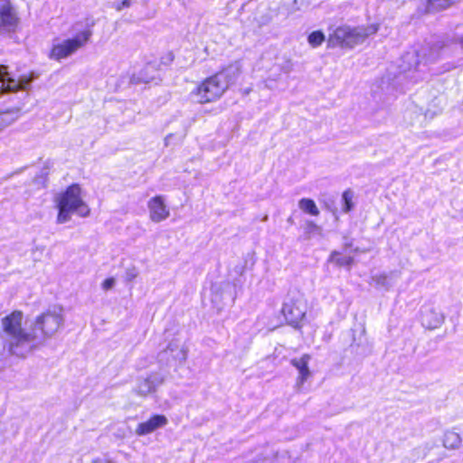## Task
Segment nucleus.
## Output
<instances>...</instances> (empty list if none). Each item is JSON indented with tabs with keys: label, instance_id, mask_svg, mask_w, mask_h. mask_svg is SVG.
Wrapping results in <instances>:
<instances>
[{
	"label": "nucleus",
	"instance_id": "obj_2",
	"mask_svg": "<svg viewBox=\"0 0 463 463\" xmlns=\"http://www.w3.org/2000/svg\"><path fill=\"white\" fill-rule=\"evenodd\" d=\"M24 315L15 310L4 317L1 320L3 331L7 335L6 348L9 353L24 357L33 349V336L23 327Z\"/></svg>",
	"mask_w": 463,
	"mask_h": 463
},
{
	"label": "nucleus",
	"instance_id": "obj_1",
	"mask_svg": "<svg viewBox=\"0 0 463 463\" xmlns=\"http://www.w3.org/2000/svg\"><path fill=\"white\" fill-rule=\"evenodd\" d=\"M241 74L238 63L231 64L224 70L206 78L191 93L193 99L201 104L219 99L236 82Z\"/></svg>",
	"mask_w": 463,
	"mask_h": 463
},
{
	"label": "nucleus",
	"instance_id": "obj_16",
	"mask_svg": "<svg viewBox=\"0 0 463 463\" xmlns=\"http://www.w3.org/2000/svg\"><path fill=\"white\" fill-rule=\"evenodd\" d=\"M298 207L301 211L306 213H308L312 216H317L319 214V210L316 204V203L309 198H302L298 201Z\"/></svg>",
	"mask_w": 463,
	"mask_h": 463
},
{
	"label": "nucleus",
	"instance_id": "obj_11",
	"mask_svg": "<svg viewBox=\"0 0 463 463\" xmlns=\"http://www.w3.org/2000/svg\"><path fill=\"white\" fill-rule=\"evenodd\" d=\"M310 355L304 354L300 358H294L291 360V364L298 371V376L296 381V388L299 392L304 383L311 376V372L308 368Z\"/></svg>",
	"mask_w": 463,
	"mask_h": 463
},
{
	"label": "nucleus",
	"instance_id": "obj_21",
	"mask_svg": "<svg viewBox=\"0 0 463 463\" xmlns=\"http://www.w3.org/2000/svg\"><path fill=\"white\" fill-rule=\"evenodd\" d=\"M325 41V35L320 31L313 32L308 36V43L313 47H317Z\"/></svg>",
	"mask_w": 463,
	"mask_h": 463
},
{
	"label": "nucleus",
	"instance_id": "obj_18",
	"mask_svg": "<svg viewBox=\"0 0 463 463\" xmlns=\"http://www.w3.org/2000/svg\"><path fill=\"white\" fill-rule=\"evenodd\" d=\"M444 47L443 43H437L430 48L429 53H423V56L428 61H434L440 56L441 50Z\"/></svg>",
	"mask_w": 463,
	"mask_h": 463
},
{
	"label": "nucleus",
	"instance_id": "obj_5",
	"mask_svg": "<svg viewBox=\"0 0 463 463\" xmlns=\"http://www.w3.org/2000/svg\"><path fill=\"white\" fill-rule=\"evenodd\" d=\"M75 35L60 43V59L68 58L83 48L92 36V30L88 25L75 24Z\"/></svg>",
	"mask_w": 463,
	"mask_h": 463
},
{
	"label": "nucleus",
	"instance_id": "obj_24",
	"mask_svg": "<svg viewBox=\"0 0 463 463\" xmlns=\"http://www.w3.org/2000/svg\"><path fill=\"white\" fill-rule=\"evenodd\" d=\"M115 285H116V279L114 278H109V279H106L102 282L101 288L104 290H109V289L113 288Z\"/></svg>",
	"mask_w": 463,
	"mask_h": 463
},
{
	"label": "nucleus",
	"instance_id": "obj_17",
	"mask_svg": "<svg viewBox=\"0 0 463 463\" xmlns=\"http://www.w3.org/2000/svg\"><path fill=\"white\" fill-rule=\"evenodd\" d=\"M392 274L386 275V274H377L372 277V281L374 283L375 287L384 288L386 290L390 289L393 283H392Z\"/></svg>",
	"mask_w": 463,
	"mask_h": 463
},
{
	"label": "nucleus",
	"instance_id": "obj_4",
	"mask_svg": "<svg viewBox=\"0 0 463 463\" xmlns=\"http://www.w3.org/2000/svg\"><path fill=\"white\" fill-rule=\"evenodd\" d=\"M377 31L378 25L375 24L354 28L340 26L335 30L331 41H335L342 47L354 48L363 43L368 36L374 34Z\"/></svg>",
	"mask_w": 463,
	"mask_h": 463
},
{
	"label": "nucleus",
	"instance_id": "obj_29",
	"mask_svg": "<svg viewBox=\"0 0 463 463\" xmlns=\"http://www.w3.org/2000/svg\"><path fill=\"white\" fill-rule=\"evenodd\" d=\"M458 41H459V43L463 45V37H460V38L458 39Z\"/></svg>",
	"mask_w": 463,
	"mask_h": 463
},
{
	"label": "nucleus",
	"instance_id": "obj_12",
	"mask_svg": "<svg viewBox=\"0 0 463 463\" xmlns=\"http://www.w3.org/2000/svg\"><path fill=\"white\" fill-rule=\"evenodd\" d=\"M18 19L12 7L0 9V33H7L15 30Z\"/></svg>",
	"mask_w": 463,
	"mask_h": 463
},
{
	"label": "nucleus",
	"instance_id": "obj_8",
	"mask_svg": "<svg viewBox=\"0 0 463 463\" xmlns=\"http://www.w3.org/2000/svg\"><path fill=\"white\" fill-rule=\"evenodd\" d=\"M282 312L287 321L297 326L305 317V308L299 301H289L283 305Z\"/></svg>",
	"mask_w": 463,
	"mask_h": 463
},
{
	"label": "nucleus",
	"instance_id": "obj_23",
	"mask_svg": "<svg viewBox=\"0 0 463 463\" xmlns=\"http://www.w3.org/2000/svg\"><path fill=\"white\" fill-rule=\"evenodd\" d=\"M138 274V269L136 267L128 268L125 272V279L128 282L133 281Z\"/></svg>",
	"mask_w": 463,
	"mask_h": 463
},
{
	"label": "nucleus",
	"instance_id": "obj_10",
	"mask_svg": "<svg viewBox=\"0 0 463 463\" xmlns=\"http://www.w3.org/2000/svg\"><path fill=\"white\" fill-rule=\"evenodd\" d=\"M168 423V420L164 415H154L146 421L139 423L135 430L137 436H145L152 433L156 430L165 427Z\"/></svg>",
	"mask_w": 463,
	"mask_h": 463
},
{
	"label": "nucleus",
	"instance_id": "obj_28",
	"mask_svg": "<svg viewBox=\"0 0 463 463\" xmlns=\"http://www.w3.org/2000/svg\"><path fill=\"white\" fill-rule=\"evenodd\" d=\"M46 318H47V317H45V316H42V317H39L37 318V321H38V323H43V321L44 319H46Z\"/></svg>",
	"mask_w": 463,
	"mask_h": 463
},
{
	"label": "nucleus",
	"instance_id": "obj_15",
	"mask_svg": "<svg viewBox=\"0 0 463 463\" xmlns=\"http://www.w3.org/2000/svg\"><path fill=\"white\" fill-rule=\"evenodd\" d=\"M330 262L335 264L338 267H348L350 268L354 263V258L347 255H342L340 252L335 250L333 251L330 256L329 260Z\"/></svg>",
	"mask_w": 463,
	"mask_h": 463
},
{
	"label": "nucleus",
	"instance_id": "obj_9",
	"mask_svg": "<svg viewBox=\"0 0 463 463\" xmlns=\"http://www.w3.org/2000/svg\"><path fill=\"white\" fill-rule=\"evenodd\" d=\"M164 382L163 376L158 373H153L146 378L141 379L137 385V392L140 396H147L156 392V388Z\"/></svg>",
	"mask_w": 463,
	"mask_h": 463
},
{
	"label": "nucleus",
	"instance_id": "obj_30",
	"mask_svg": "<svg viewBox=\"0 0 463 463\" xmlns=\"http://www.w3.org/2000/svg\"><path fill=\"white\" fill-rule=\"evenodd\" d=\"M54 55H55L54 50H52V56H54Z\"/></svg>",
	"mask_w": 463,
	"mask_h": 463
},
{
	"label": "nucleus",
	"instance_id": "obj_13",
	"mask_svg": "<svg viewBox=\"0 0 463 463\" xmlns=\"http://www.w3.org/2000/svg\"><path fill=\"white\" fill-rule=\"evenodd\" d=\"M421 324L428 329L438 328L443 322V317L432 307H424L421 310Z\"/></svg>",
	"mask_w": 463,
	"mask_h": 463
},
{
	"label": "nucleus",
	"instance_id": "obj_7",
	"mask_svg": "<svg viewBox=\"0 0 463 463\" xmlns=\"http://www.w3.org/2000/svg\"><path fill=\"white\" fill-rule=\"evenodd\" d=\"M149 218L153 222H161L166 220L170 215V211L165 202L163 195L152 197L147 202Z\"/></svg>",
	"mask_w": 463,
	"mask_h": 463
},
{
	"label": "nucleus",
	"instance_id": "obj_27",
	"mask_svg": "<svg viewBox=\"0 0 463 463\" xmlns=\"http://www.w3.org/2000/svg\"><path fill=\"white\" fill-rule=\"evenodd\" d=\"M10 6V0H0V9H5Z\"/></svg>",
	"mask_w": 463,
	"mask_h": 463
},
{
	"label": "nucleus",
	"instance_id": "obj_6",
	"mask_svg": "<svg viewBox=\"0 0 463 463\" xmlns=\"http://www.w3.org/2000/svg\"><path fill=\"white\" fill-rule=\"evenodd\" d=\"M31 78L23 76L15 78L12 76L5 66L0 65V93L4 91H16L18 90H25Z\"/></svg>",
	"mask_w": 463,
	"mask_h": 463
},
{
	"label": "nucleus",
	"instance_id": "obj_14",
	"mask_svg": "<svg viewBox=\"0 0 463 463\" xmlns=\"http://www.w3.org/2000/svg\"><path fill=\"white\" fill-rule=\"evenodd\" d=\"M461 445V438L458 433L448 430L444 434L443 446L449 449H457Z\"/></svg>",
	"mask_w": 463,
	"mask_h": 463
},
{
	"label": "nucleus",
	"instance_id": "obj_25",
	"mask_svg": "<svg viewBox=\"0 0 463 463\" xmlns=\"http://www.w3.org/2000/svg\"><path fill=\"white\" fill-rule=\"evenodd\" d=\"M129 5H130L129 0H124L116 6V9L118 11H121L123 8L128 7Z\"/></svg>",
	"mask_w": 463,
	"mask_h": 463
},
{
	"label": "nucleus",
	"instance_id": "obj_26",
	"mask_svg": "<svg viewBox=\"0 0 463 463\" xmlns=\"http://www.w3.org/2000/svg\"><path fill=\"white\" fill-rule=\"evenodd\" d=\"M176 358L179 359L180 361H185V359H186V351L183 348L180 351V354H178L176 355Z\"/></svg>",
	"mask_w": 463,
	"mask_h": 463
},
{
	"label": "nucleus",
	"instance_id": "obj_22",
	"mask_svg": "<svg viewBox=\"0 0 463 463\" xmlns=\"http://www.w3.org/2000/svg\"><path fill=\"white\" fill-rule=\"evenodd\" d=\"M14 121V118L9 113L0 114V131Z\"/></svg>",
	"mask_w": 463,
	"mask_h": 463
},
{
	"label": "nucleus",
	"instance_id": "obj_3",
	"mask_svg": "<svg viewBox=\"0 0 463 463\" xmlns=\"http://www.w3.org/2000/svg\"><path fill=\"white\" fill-rule=\"evenodd\" d=\"M80 187L72 184L60 196V223L71 220V214L84 218L90 215V209L80 196Z\"/></svg>",
	"mask_w": 463,
	"mask_h": 463
},
{
	"label": "nucleus",
	"instance_id": "obj_19",
	"mask_svg": "<svg viewBox=\"0 0 463 463\" xmlns=\"http://www.w3.org/2000/svg\"><path fill=\"white\" fill-rule=\"evenodd\" d=\"M305 234L307 239L312 238L314 235H320L322 232L321 228L312 221H307L305 224Z\"/></svg>",
	"mask_w": 463,
	"mask_h": 463
},
{
	"label": "nucleus",
	"instance_id": "obj_20",
	"mask_svg": "<svg viewBox=\"0 0 463 463\" xmlns=\"http://www.w3.org/2000/svg\"><path fill=\"white\" fill-rule=\"evenodd\" d=\"M353 197H354V194L351 190H345L343 193V195H342V199L344 202L343 211L345 213H348L353 209V207H354Z\"/></svg>",
	"mask_w": 463,
	"mask_h": 463
}]
</instances>
